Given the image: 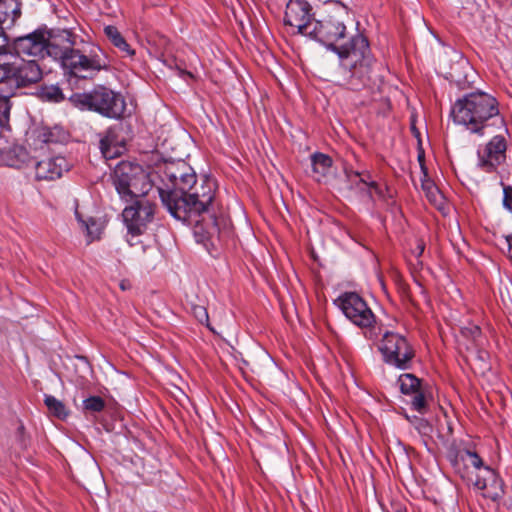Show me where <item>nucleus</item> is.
<instances>
[{
  "label": "nucleus",
  "mask_w": 512,
  "mask_h": 512,
  "mask_svg": "<svg viewBox=\"0 0 512 512\" xmlns=\"http://www.w3.org/2000/svg\"><path fill=\"white\" fill-rule=\"evenodd\" d=\"M112 179L120 198L126 202L146 196L153 187L152 180L143 167L128 161L117 164Z\"/></svg>",
  "instance_id": "423d86ee"
},
{
  "label": "nucleus",
  "mask_w": 512,
  "mask_h": 512,
  "mask_svg": "<svg viewBox=\"0 0 512 512\" xmlns=\"http://www.w3.org/2000/svg\"><path fill=\"white\" fill-rule=\"evenodd\" d=\"M366 186L368 187L367 195L371 200H373V192L377 195L379 200L386 203H388V200L392 198V193L388 187L383 188L371 179L368 181Z\"/></svg>",
  "instance_id": "bb28decb"
},
{
  "label": "nucleus",
  "mask_w": 512,
  "mask_h": 512,
  "mask_svg": "<svg viewBox=\"0 0 512 512\" xmlns=\"http://www.w3.org/2000/svg\"><path fill=\"white\" fill-rule=\"evenodd\" d=\"M43 77V71L36 61L15 58L11 63H0V126H9L10 98L20 88L30 87Z\"/></svg>",
  "instance_id": "20e7f679"
},
{
  "label": "nucleus",
  "mask_w": 512,
  "mask_h": 512,
  "mask_svg": "<svg viewBox=\"0 0 512 512\" xmlns=\"http://www.w3.org/2000/svg\"><path fill=\"white\" fill-rule=\"evenodd\" d=\"M502 480L499 478L496 473V479L489 480V487H493L494 489L501 488Z\"/></svg>",
  "instance_id": "c9c22d12"
},
{
  "label": "nucleus",
  "mask_w": 512,
  "mask_h": 512,
  "mask_svg": "<svg viewBox=\"0 0 512 512\" xmlns=\"http://www.w3.org/2000/svg\"><path fill=\"white\" fill-rule=\"evenodd\" d=\"M499 114L496 99L486 93H471L455 102L451 115L455 123L462 124L473 133H480L484 123Z\"/></svg>",
  "instance_id": "39448f33"
},
{
  "label": "nucleus",
  "mask_w": 512,
  "mask_h": 512,
  "mask_svg": "<svg viewBox=\"0 0 512 512\" xmlns=\"http://www.w3.org/2000/svg\"><path fill=\"white\" fill-rule=\"evenodd\" d=\"M398 384L401 393L405 395H413L422 388L421 380L411 373L401 374L398 378Z\"/></svg>",
  "instance_id": "4be33fe9"
},
{
  "label": "nucleus",
  "mask_w": 512,
  "mask_h": 512,
  "mask_svg": "<svg viewBox=\"0 0 512 512\" xmlns=\"http://www.w3.org/2000/svg\"><path fill=\"white\" fill-rule=\"evenodd\" d=\"M8 29L4 27L3 24L0 23V56H7L8 52H10V43L5 30Z\"/></svg>",
  "instance_id": "7c9ffc66"
},
{
  "label": "nucleus",
  "mask_w": 512,
  "mask_h": 512,
  "mask_svg": "<svg viewBox=\"0 0 512 512\" xmlns=\"http://www.w3.org/2000/svg\"><path fill=\"white\" fill-rule=\"evenodd\" d=\"M461 333L463 336L471 338L473 341H477V339L481 336V329L477 325H470L463 327L461 329Z\"/></svg>",
  "instance_id": "2f4dec72"
},
{
  "label": "nucleus",
  "mask_w": 512,
  "mask_h": 512,
  "mask_svg": "<svg viewBox=\"0 0 512 512\" xmlns=\"http://www.w3.org/2000/svg\"><path fill=\"white\" fill-rule=\"evenodd\" d=\"M345 175L349 181L352 182L353 178H359V182L363 184H368V181L371 179L369 172H358L353 170L352 168H345Z\"/></svg>",
  "instance_id": "c756f323"
},
{
  "label": "nucleus",
  "mask_w": 512,
  "mask_h": 512,
  "mask_svg": "<svg viewBox=\"0 0 512 512\" xmlns=\"http://www.w3.org/2000/svg\"><path fill=\"white\" fill-rule=\"evenodd\" d=\"M27 158L28 154L23 147L16 146L2 153V161L4 164L13 168H21Z\"/></svg>",
  "instance_id": "412c9836"
},
{
  "label": "nucleus",
  "mask_w": 512,
  "mask_h": 512,
  "mask_svg": "<svg viewBox=\"0 0 512 512\" xmlns=\"http://www.w3.org/2000/svg\"><path fill=\"white\" fill-rule=\"evenodd\" d=\"M346 14L342 7L335 13L314 21L308 36L337 54L341 69L340 85L352 91H360L370 80L374 58L368 39L362 34L352 35L346 42L338 44L347 38L343 19Z\"/></svg>",
  "instance_id": "f257e3e1"
},
{
  "label": "nucleus",
  "mask_w": 512,
  "mask_h": 512,
  "mask_svg": "<svg viewBox=\"0 0 512 512\" xmlns=\"http://www.w3.org/2000/svg\"><path fill=\"white\" fill-rule=\"evenodd\" d=\"M9 58L0 59V63H11L15 58L33 60L40 66L39 60L47 56L45 29H37L31 33L16 37L10 43Z\"/></svg>",
  "instance_id": "9d476101"
},
{
  "label": "nucleus",
  "mask_w": 512,
  "mask_h": 512,
  "mask_svg": "<svg viewBox=\"0 0 512 512\" xmlns=\"http://www.w3.org/2000/svg\"><path fill=\"white\" fill-rule=\"evenodd\" d=\"M216 182L203 177L193 184L185 197L176 192L163 196V205L175 219L194 225L196 241L207 245L218 238L220 229L215 210Z\"/></svg>",
  "instance_id": "f03ea898"
},
{
  "label": "nucleus",
  "mask_w": 512,
  "mask_h": 512,
  "mask_svg": "<svg viewBox=\"0 0 512 512\" xmlns=\"http://www.w3.org/2000/svg\"><path fill=\"white\" fill-rule=\"evenodd\" d=\"M47 56L60 61L65 75L90 79L102 70H107L109 60L99 46L84 43L72 31L45 29Z\"/></svg>",
  "instance_id": "7ed1b4c3"
},
{
  "label": "nucleus",
  "mask_w": 512,
  "mask_h": 512,
  "mask_svg": "<svg viewBox=\"0 0 512 512\" xmlns=\"http://www.w3.org/2000/svg\"><path fill=\"white\" fill-rule=\"evenodd\" d=\"M411 407L413 410L420 414H425L428 411L427 396L423 389L412 395Z\"/></svg>",
  "instance_id": "cd10ccee"
},
{
  "label": "nucleus",
  "mask_w": 512,
  "mask_h": 512,
  "mask_svg": "<svg viewBox=\"0 0 512 512\" xmlns=\"http://www.w3.org/2000/svg\"><path fill=\"white\" fill-rule=\"evenodd\" d=\"M418 160H419V162H420V164H421V168H422V170H423V172H424V176L426 177V176H427L426 168H425V166H424V164H423L424 155H423V154H419V156H418Z\"/></svg>",
  "instance_id": "58836bf2"
},
{
  "label": "nucleus",
  "mask_w": 512,
  "mask_h": 512,
  "mask_svg": "<svg viewBox=\"0 0 512 512\" xmlns=\"http://www.w3.org/2000/svg\"><path fill=\"white\" fill-rule=\"evenodd\" d=\"M506 242L508 244V257L512 260V235L506 236Z\"/></svg>",
  "instance_id": "4c0bfd02"
},
{
  "label": "nucleus",
  "mask_w": 512,
  "mask_h": 512,
  "mask_svg": "<svg viewBox=\"0 0 512 512\" xmlns=\"http://www.w3.org/2000/svg\"><path fill=\"white\" fill-rule=\"evenodd\" d=\"M447 459L455 472L462 478H465L469 464L477 470L483 467L481 457L469 449L450 448L447 452Z\"/></svg>",
  "instance_id": "2eb2a0df"
},
{
  "label": "nucleus",
  "mask_w": 512,
  "mask_h": 512,
  "mask_svg": "<svg viewBox=\"0 0 512 512\" xmlns=\"http://www.w3.org/2000/svg\"><path fill=\"white\" fill-rule=\"evenodd\" d=\"M122 125L116 124L109 127L100 139V150L105 158H114L121 153L124 140L119 137Z\"/></svg>",
  "instance_id": "f3484780"
},
{
  "label": "nucleus",
  "mask_w": 512,
  "mask_h": 512,
  "mask_svg": "<svg viewBox=\"0 0 512 512\" xmlns=\"http://www.w3.org/2000/svg\"><path fill=\"white\" fill-rule=\"evenodd\" d=\"M378 349L384 363L400 370L411 368L415 350L405 336L397 332L386 331Z\"/></svg>",
  "instance_id": "1a4fd4ad"
},
{
  "label": "nucleus",
  "mask_w": 512,
  "mask_h": 512,
  "mask_svg": "<svg viewBox=\"0 0 512 512\" xmlns=\"http://www.w3.org/2000/svg\"><path fill=\"white\" fill-rule=\"evenodd\" d=\"M312 7L306 0H290L286 6L284 23L297 28L298 33L308 36L313 28Z\"/></svg>",
  "instance_id": "ddd939ff"
},
{
  "label": "nucleus",
  "mask_w": 512,
  "mask_h": 512,
  "mask_svg": "<svg viewBox=\"0 0 512 512\" xmlns=\"http://www.w3.org/2000/svg\"><path fill=\"white\" fill-rule=\"evenodd\" d=\"M21 2L19 0H0V23L12 28L21 17Z\"/></svg>",
  "instance_id": "a211bd4d"
},
{
  "label": "nucleus",
  "mask_w": 512,
  "mask_h": 512,
  "mask_svg": "<svg viewBox=\"0 0 512 512\" xmlns=\"http://www.w3.org/2000/svg\"><path fill=\"white\" fill-rule=\"evenodd\" d=\"M334 303L354 325L362 329L367 340L375 342L381 332L375 314L366 301L356 292L341 294Z\"/></svg>",
  "instance_id": "6e6552de"
},
{
  "label": "nucleus",
  "mask_w": 512,
  "mask_h": 512,
  "mask_svg": "<svg viewBox=\"0 0 512 512\" xmlns=\"http://www.w3.org/2000/svg\"><path fill=\"white\" fill-rule=\"evenodd\" d=\"M104 34L116 48L124 53L125 56L132 57L135 55L134 49H132L127 43L117 27L112 25L105 26Z\"/></svg>",
  "instance_id": "aec40b11"
},
{
  "label": "nucleus",
  "mask_w": 512,
  "mask_h": 512,
  "mask_svg": "<svg viewBox=\"0 0 512 512\" xmlns=\"http://www.w3.org/2000/svg\"><path fill=\"white\" fill-rule=\"evenodd\" d=\"M71 100L82 109L92 110L112 119L122 118L126 110L124 97L104 86H98L89 93H75Z\"/></svg>",
  "instance_id": "0eeeda50"
},
{
  "label": "nucleus",
  "mask_w": 512,
  "mask_h": 512,
  "mask_svg": "<svg viewBox=\"0 0 512 512\" xmlns=\"http://www.w3.org/2000/svg\"><path fill=\"white\" fill-rule=\"evenodd\" d=\"M422 189L425 192V195L431 204H433L437 208L442 207V205L444 204L443 194L432 181L423 180Z\"/></svg>",
  "instance_id": "b1692460"
},
{
  "label": "nucleus",
  "mask_w": 512,
  "mask_h": 512,
  "mask_svg": "<svg viewBox=\"0 0 512 512\" xmlns=\"http://www.w3.org/2000/svg\"><path fill=\"white\" fill-rule=\"evenodd\" d=\"M39 96L42 100L50 101V102H61L64 100V95L61 88L57 85H43L40 88Z\"/></svg>",
  "instance_id": "393cba45"
},
{
  "label": "nucleus",
  "mask_w": 512,
  "mask_h": 512,
  "mask_svg": "<svg viewBox=\"0 0 512 512\" xmlns=\"http://www.w3.org/2000/svg\"><path fill=\"white\" fill-rule=\"evenodd\" d=\"M480 470L481 473L477 474L473 486L479 490H485L489 487V480L496 479V472L489 466L484 465Z\"/></svg>",
  "instance_id": "a878e982"
},
{
  "label": "nucleus",
  "mask_w": 512,
  "mask_h": 512,
  "mask_svg": "<svg viewBox=\"0 0 512 512\" xmlns=\"http://www.w3.org/2000/svg\"><path fill=\"white\" fill-rule=\"evenodd\" d=\"M83 408L90 412H101L105 408V401L100 396H90L83 401Z\"/></svg>",
  "instance_id": "c85d7f7f"
},
{
  "label": "nucleus",
  "mask_w": 512,
  "mask_h": 512,
  "mask_svg": "<svg viewBox=\"0 0 512 512\" xmlns=\"http://www.w3.org/2000/svg\"><path fill=\"white\" fill-rule=\"evenodd\" d=\"M310 159L313 177L321 182L329 174L333 161L330 156L320 152L313 153Z\"/></svg>",
  "instance_id": "6ab92c4d"
},
{
  "label": "nucleus",
  "mask_w": 512,
  "mask_h": 512,
  "mask_svg": "<svg viewBox=\"0 0 512 512\" xmlns=\"http://www.w3.org/2000/svg\"><path fill=\"white\" fill-rule=\"evenodd\" d=\"M177 71H178V75L181 76V77H189V78H193V74L189 71H186L180 67H176Z\"/></svg>",
  "instance_id": "e433bc0d"
},
{
  "label": "nucleus",
  "mask_w": 512,
  "mask_h": 512,
  "mask_svg": "<svg viewBox=\"0 0 512 512\" xmlns=\"http://www.w3.org/2000/svg\"><path fill=\"white\" fill-rule=\"evenodd\" d=\"M132 201V205L125 207L122 212L123 220L130 236L127 241L131 246L135 245L132 239L143 234L147 225L152 222L156 209V204L145 198V196L135 198Z\"/></svg>",
  "instance_id": "f8f14e48"
},
{
  "label": "nucleus",
  "mask_w": 512,
  "mask_h": 512,
  "mask_svg": "<svg viewBox=\"0 0 512 512\" xmlns=\"http://www.w3.org/2000/svg\"><path fill=\"white\" fill-rule=\"evenodd\" d=\"M44 404L46 405L49 413L58 419L64 420L69 415V411L64 403L52 395L44 396Z\"/></svg>",
  "instance_id": "5701e85b"
},
{
  "label": "nucleus",
  "mask_w": 512,
  "mask_h": 512,
  "mask_svg": "<svg viewBox=\"0 0 512 512\" xmlns=\"http://www.w3.org/2000/svg\"><path fill=\"white\" fill-rule=\"evenodd\" d=\"M192 312H193V315L195 316V318L201 324H207L208 325L209 316H208L207 310H206V308L204 306H200V305L194 306L192 308Z\"/></svg>",
  "instance_id": "473e14b6"
},
{
  "label": "nucleus",
  "mask_w": 512,
  "mask_h": 512,
  "mask_svg": "<svg viewBox=\"0 0 512 512\" xmlns=\"http://www.w3.org/2000/svg\"><path fill=\"white\" fill-rule=\"evenodd\" d=\"M506 149L504 136H494L483 150L478 151L479 166L486 172L494 171L504 161Z\"/></svg>",
  "instance_id": "4468645a"
},
{
  "label": "nucleus",
  "mask_w": 512,
  "mask_h": 512,
  "mask_svg": "<svg viewBox=\"0 0 512 512\" xmlns=\"http://www.w3.org/2000/svg\"><path fill=\"white\" fill-rule=\"evenodd\" d=\"M66 161L62 157L48 158L35 162V179L38 181H53L62 176Z\"/></svg>",
  "instance_id": "dca6fc26"
},
{
  "label": "nucleus",
  "mask_w": 512,
  "mask_h": 512,
  "mask_svg": "<svg viewBox=\"0 0 512 512\" xmlns=\"http://www.w3.org/2000/svg\"><path fill=\"white\" fill-rule=\"evenodd\" d=\"M196 177L193 168L185 161L166 164L161 172L163 186L157 187L161 201L163 202V196L169 192H176L185 197L187 190L196 184Z\"/></svg>",
  "instance_id": "9b49d317"
},
{
  "label": "nucleus",
  "mask_w": 512,
  "mask_h": 512,
  "mask_svg": "<svg viewBox=\"0 0 512 512\" xmlns=\"http://www.w3.org/2000/svg\"><path fill=\"white\" fill-rule=\"evenodd\" d=\"M75 216H76V218H77L79 221H82V219H81V217H80V215H79V213H78V211H77V210L75 211Z\"/></svg>",
  "instance_id": "ea45409f"
},
{
  "label": "nucleus",
  "mask_w": 512,
  "mask_h": 512,
  "mask_svg": "<svg viewBox=\"0 0 512 512\" xmlns=\"http://www.w3.org/2000/svg\"><path fill=\"white\" fill-rule=\"evenodd\" d=\"M425 250V243L422 240H418L416 244V248L414 250V254L416 257L422 256L423 252Z\"/></svg>",
  "instance_id": "f704fd0d"
},
{
  "label": "nucleus",
  "mask_w": 512,
  "mask_h": 512,
  "mask_svg": "<svg viewBox=\"0 0 512 512\" xmlns=\"http://www.w3.org/2000/svg\"><path fill=\"white\" fill-rule=\"evenodd\" d=\"M503 193V204L509 211L512 212V187L505 186L503 189Z\"/></svg>",
  "instance_id": "72a5a7b5"
}]
</instances>
